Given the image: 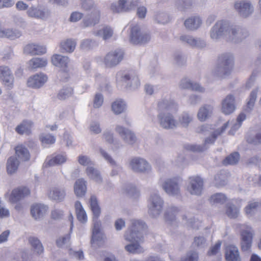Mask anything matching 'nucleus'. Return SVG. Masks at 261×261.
I'll return each mask as SVG.
<instances>
[{
    "instance_id": "8",
    "label": "nucleus",
    "mask_w": 261,
    "mask_h": 261,
    "mask_svg": "<svg viewBox=\"0 0 261 261\" xmlns=\"http://www.w3.org/2000/svg\"><path fill=\"white\" fill-rule=\"evenodd\" d=\"M157 121L160 126L165 129H173L177 127L178 122L170 113L160 112L157 116Z\"/></svg>"
},
{
    "instance_id": "33",
    "label": "nucleus",
    "mask_w": 261,
    "mask_h": 261,
    "mask_svg": "<svg viewBox=\"0 0 261 261\" xmlns=\"http://www.w3.org/2000/svg\"><path fill=\"white\" fill-rule=\"evenodd\" d=\"M225 258L227 261H241L238 248L232 245L227 246Z\"/></svg>"
},
{
    "instance_id": "55",
    "label": "nucleus",
    "mask_w": 261,
    "mask_h": 261,
    "mask_svg": "<svg viewBox=\"0 0 261 261\" xmlns=\"http://www.w3.org/2000/svg\"><path fill=\"white\" fill-rule=\"evenodd\" d=\"M124 192L129 196L137 199L140 196V192L136 187L131 184L126 185L124 189Z\"/></svg>"
},
{
    "instance_id": "39",
    "label": "nucleus",
    "mask_w": 261,
    "mask_h": 261,
    "mask_svg": "<svg viewBox=\"0 0 261 261\" xmlns=\"http://www.w3.org/2000/svg\"><path fill=\"white\" fill-rule=\"evenodd\" d=\"M76 45V41L72 39H67L60 43V48L62 52L64 53H72L74 50Z\"/></svg>"
},
{
    "instance_id": "20",
    "label": "nucleus",
    "mask_w": 261,
    "mask_h": 261,
    "mask_svg": "<svg viewBox=\"0 0 261 261\" xmlns=\"http://www.w3.org/2000/svg\"><path fill=\"white\" fill-rule=\"evenodd\" d=\"M30 194V190L27 187H19L12 190L9 198V201L16 203L22 198L29 196Z\"/></svg>"
},
{
    "instance_id": "51",
    "label": "nucleus",
    "mask_w": 261,
    "mask_h": 261,
    "mask_svg": "<svg viewBox=\"0 0 261 261\" xmlns=\"http://www.w3.org/2000/svg\"><path fill=\"white\" fill-rule=\"evenodd\" d=\"M193 116L188 112L182 113L178 118V124L182 127H187L189 124L192 121Z\"/></svg>"
},
{
    "instance_id": "21",
    "label": "nucleus",
    "mask_w": 261,
    "mask_h": 261,
    "mask_svg": "<svg viewBox=\"0 0 261 261\" xmlns=\"http://www.w3.org/2000/svg\"><path fill=\"white\" fill-rule=\"evenodd\" d=\"M47 77L43 73H37L29 78L28 86L33 88H39L47 81Z\"/></svg>"
},
{
    "instance_id": "11",
    "label": "nucleus",
    "mask_w": 261,
    "mask_h": 261,
    "mask_svg": "<svg viewBox=\"0 0 261 261\" xmlns=\"http://www.w3.org/2000/svg\"><path fill=\"white\" fill-rule=\"evenodd\" d=\"M124 51L117 49L109 52L104 58L103 63L107 67H113L119 64L123 60Z\"/></svg>"
},
{
    "instance_id": "64",
    "label": "nucleus",
    "mask_w": 261,
    "mask_h": 261,
    "mask_svg": "<svg viewBox=\"0 0 261 261\" xmlns=\"http://www.w3.org/2000/svg\"><path fill=\"white\" fill-rule=\"evenodd\" d=\"M154 19L159 23L165 24L169 21V17L166 13L158 12L154 16Z\"/></svg>"
},
{
    "instance_id": "2",
    "label": "nucleus",
    "mask_w": 261,
    "mask_h": 261,
    "mask_svg": "<svg viewBox=\"0 0 261 261\" xmlns=\"http://www.w3.org/2000/svg\"><path fill=\"white\" fill-rule=\"evenodd\" d=\"M234 65V57L230 53L222 54L219 56L218 63L212 71V75L225 79L231 73Z\"/></svg>"
},
{
    "instance_id": "59",
    "label": "nucleus",
    "mask_w": 261,
    "mask_h": 261,
    "mask_svg": "<svg viewBox=\"0 0 261 261\" xmlns=\"http://www.w3.org/2000/svg\"><path fill=\"white\" fill-rule=\"evenodd\" d=\"M259 203L257 202H250L245 208L246 214L248 217L252 216L257 211Z\"/></svg>"
},
{
    "instance_id": "3",
    "label": "nucleus",
    "mask_w": 261,
    "mask_h": 261,
    "mask_svg": "<svg viewBox=\"0 0 261 261\" xmlns=\"http://www.w3.org/2000/svg\"><path fill=\"white\" fill-rule=\"evenodd\" d=\"M130 226L124 234L127 241H143L142 231L146 228L145 223L142 220L132 219Z\"/></svg>"
},
{
    "instance_id": "48",
    "label": "nucleus",
    "mask_w": 261,
    "mask_h": 261,
    "mask_svg": "<svg viewBox=\"0 0 261 261\" xmlns=\"http://www.w3.org/2000/svg\"><path fill=\"white\" fill-rule=\"evenodd\" d=\"M130 243L125 246V249L132 253H140L144 251L143 248L139 245L142 241H129Z\"/></svg>"
},
{
    "instance_id": "32",
    "label": "nucleus",
    "mask_w": 261,
    "mask_h": 261,
    "mask_svg": "<svg viewBox=\"0 0 261 261\" xmlns=\"http://www.w3.org/2000/svg\"><path fill=\"white\" fill-rule=\"evenodd\" d=\"M24 53L31 55H41L46 52V48L42 45L35 44H29L25 46Z\"/></svg>"
},
{
    "instance_id": "42",
    "label": "nucleus",
    "mask_w": 261,
    "mask_h": 261,
    "mask_svg": "<svg viewBox=\"0 0 261 261\" xmlns=\"http://www.w3.org/2000/svg\"><path fill=\"white\" fill-rule=\"evenodd\" d=\"M15 153L18 158L21 161H27L30 159V154L28 149L22 145H18L15 147Z\"/></svg>"
},
{
    "instance_id": "41",
    "label": "nucleus",
    "mask_w": 261,
    "mask_h": 261,
    "mask_svg": "<svg viewBox=\"0 0 261 261\" xmlns=\"http://www.w3.org/2000/svg\"><path fill=\"white\" fill-rule=\"evenodd\" d=\"M90 208L92 212L93 218H99L101 214V208L96 197L92 195L89 200Z\"/></svg>"
},
{
    "instance_id": "25",
    "label": "nucleus",
    "mask_w": 261,
    "mask_h": 261,
    "mask_svg": "<svg viewBox=\"0 0 261 261\" xmlns=\"http://www.w3.org/2000/svg\"><path fill=\"white\" fill-rule=\"evenodd\" d=\"M0 79L5 86L9 88H12L14 77L10 69L7 66H3L0 67Z\"/></svg>"
},
{
    "instance_id": "45",
    "label": "nucleus",
    "mask_w": 261,
    "mask_h": 261,
    "mask_svg": "<svg viewBox=\"0 0 261 261\" xmlns=\"http://www.w3.org/2000/svg\"><path fill=\"white\" fill-rule=\"evenodd\" d=\"M126 107L125 102L121 99H117L112 103L111 109L116 115L123 113Z\"/></svg>"
},
{
    "instance_id": "14",
    "label": "nucleus",
    "mask_w": 261,
    "mask_h": 261,
    "mask_svg": "<svg viewBox=\"0 0 261 261\" xmlns=\"http://www.w3.org/2000/svg\"><path fill=\"white\" fill-rule=\"evenodd\" d=\"M26 14L29 18L41 20H45L50 15L48 9L39 6H32L29 7Z\"/></svg>"
},
{
    "instance_id": "35",
    "label": "nucleus",
    "mask_w": 261,
    "mask_h": 261,
    "mask_svg": "<svg viewBox=\"0 0 261 261\" xmlns=\"http://www.w3.org/2000/svg\"><path fill=\"white\" fill-rule=\"evenodd\" d=\"M29 243L32 250L37 254H41L44 251V247L39 239L34 236H30L28 238Z\"/></svg>"
},
{
    "instance_id": "63",
    "label": "nucleus",
    "mask_w": 261,
    "mask_h": 261,
    "mask_svg": "<svg viewBox=\"0 0 261 261\" xmlns=\"http://www.w3.org/2000/svg\"><path fill=\"white\" fill-rule=\"evenodd\" d=\"M73 89L71 87H65L60 90L57 95V97L60 100H64L72 95Z\"/></svg>"
},
{
    "instance_id": "54",
    "label": "nucleus",
    "mask_w": 261,
    "mask_h": 261,
    "mask_svg": "<svg viewBox=\"0 0 261 261\" xmlns=\"http://www.w3.org/2000/svg\"><path fill=\"white\" fill-rule=\"evenodd\" d=\"M187 62L185 56L181 53L177 51L173 55V64L177 67L185 66Z\"/></svg>"
},
{
    "instance_id": "49",
    "label": "nucleus",
    "mask_w": 261,
    "mask_h": 261,
    "mask_svg": "<svg viewBox=\"0 0 261 261\" xmlns=\"http://www.w3.org/2000/svg\"><path fill=\"white\" fill-rule=\"evenodd\" d=\"M240 155L238 152H233L227 156L223 161L224 165H235L240 160Z\"/></svg>"
},
{
    "instance_id": "16",
    "label": "nucleus",
    "mask_w": 261,
    "mask_h": 261,
    "mask_svg": "<svg viewBox=\"0 0 261 261\" xmlns=\"http://www.w3.org/2000/svg\"><path fill=\"white\" fill-rule=\"evenodd\" d=\"M115 130L122 140L128 145H133L137 141L135 134L128 128L120 125H116Z\"/></svg>"
},
{
    "instance_id": "13",
    "label": "nucleus",
    "mask_w": 261,
    "mask_h": 261,
    "mask_svg": "<svg viewBox=\"0 0 261 261\" xmlns=\"http://www.w3.org/2000/svg\"><path fill=\"white\" fill-rule=\"evenodd\" d=\"M234 7L239 15L243 18H247L254 12L253 5L248 1H241L234 3Z\"/></svg>"
},
{
    "instance_id": "24",
    "label": "nucleus",
    "mask_w": 261,
    "mask_h": 261,
    "mask_svg": "<svg viewBox=\"0 0 261 261\" xmlns=\"http://www.w3.org/2000/svg\"><path fill=\"white\" fill-rule=\"evenodd\" d=\"M222 111L229 115L233 113L236 109L235 98L233 95L229 94L222 101Z\"/></svg>"
},
{
    "instance_id": "6",
    "label": "nucleus",
    "mask_w": 261,
    "mask_h": 261,
    "mask_svg": "<svg viewBox=\"0 0 261 261\" xmlns=\"http://www.w3.org/2000/svg\"><path fill=\"white\" fill-rule=\"evenodd\" d=\"M164 201L156 193L150 194L148 201V213L153 218H158L163 212Z\"/></svg>"
},
{
    "instance_id": "4",
    "label": "nucleus",
    "mask_w": 261,
    "mask_h": 261,
    "mask_svg": "<svg viewBox=\"0 0 261 261\" xmlns=\"http://www.w3.org/2000/svg\"><path fill=\"white\" fill-rule=\"evenodd\" d=\"M116 78L118 85L126 87L136 89L140 85L139 78L133 71H120L116 74Z\"/></svg>"
},
{
    "instance_id": "50",
    "label": "nucleus",
    "mask_w": 261,
    "mask_h": 261,
    "mask_svg": "<svg viewBox=\"0 0 261 261\" xmlns=\"http://www.w3.org/2000/svg\"><path fill=\"white\" fill-rule=\"evenodd\" d=\"M46 64L47 60L40 58H33L28 62L29 67L32 69L44 67Z\"/></svg>"
},
{
    "instance_id": "29",
    "label": "nucleus",
    "mask_w": 261,
    "mask_h": 261,
    "mask_svg": "<svg viewBox=\"0 0 261 261\" xmlns=\"http://www.w3.org/2000/svg\"><path fill=\"white\" fill-rule=\"evenodd\" d=\"M214 107L211 105L205 104L201 107L197 113V118L200 121H204L212 115Z\"/></svg>"
},
{
    "instance_id": "44",
    "label": "nucleus",
    "mask_w": 261,
    "mask_h": 261,
    "mask_svg": "<svg viewBox=\"0 0 261 261\" xmlns=\"http://www.w3.org/2000/svg\"><path fill=\"white\" fill-rule=\"evenodd\" d=\"M246 115L244 113H241L238 117L236 120H232L230 122L231 129L229 132V134L233 135L241 126L242 122L245 120ZM229 123H230L229 121Z\"/></svg>"
},
{
    "instance_id": "27",
    "label": "nucleus",
    "mask_w": 261,
    "mask_h": 261,
    "mask_svg": "<svg viewBox=\"0 0 261 261\" xmlns=\"http://www.w3.org/2000/svg\"><path fill=\"white\" fill-rule=\"evenodd\" d=\"M179 86L180 88L184 89H191L200 92L204 91V89L198 83L193 82L187 77L182 79L179 82Z\"/></svg>"
},
{
    "instance_id": "38",
    "label": "nucleus",
    "mask_w": 261,
    "mask_h": 261,
    "mask_svg": "<svg viewBox=\"0 0 261 261\" xmlns=\"http://www.w3.org/2000/svg\"><path fill=\"white\" fill-rule=\"evenodd\" d=\"M67 159L66 154H57L50 159H47L45 166L50 167L62 165L66 162Z\"/></svg>"
},
{
    "instance_id": "53",
    "label": "nucleus",
    "mask_w": 261,
    "mask_h": 261,
    "mask_svg": "<svg viewBox=\"0 0 261 261\" xmlns=\"http://www.w3.org/2000/svg\"><path fill=\"white\" fill-rule=\"evenodd\" d=\"M22 35L20 31L12 28H5L3 38L14 40L19 38Z\"/></svg>"
},
{
    "instance_id": "60",
    "label": "nucleus",
    "mask_w": 261,
    "mask_h": 261,
    "mask_svg": "<svg viewBox=\"0 0 261 261\" xmlns=\"http://www.w3.org/2000/svg\"><path fill=\"white\" fill-rule=\"evenodd\" d=\"M193 247L201 249L207 246V244L206 239L203 236H197L194 238L192 243Z\"/></svg>"
},
{
    "instance_id": "52",
    "label": "nucleus",
    "mask_w": 261,
    "mask_h": 261,
    "mask_svg": "<svg viewBox=\"0 0 261 261\" xmlns=\"http://www.w3.org/2000/svg\"><path fill=\"white\" fill-rule=\"evenodd\" d=\"M99 152L101 156L110 164L112 167H117L118 169L120 168L119 166L112 156L105 150L102 148H99Z\"/></svg>"
},
{
    "instance_id": "1",
    "label": "nucleus",
    "mask_w": 261,
    "mask_h": 261,
    "mask_svg": "<svg viewBox=\"0 0 261 261\" xmlns=\"http://www.w3.org/2000/svg\"><path fill=\"white\" fill-rule=\"evenodd\" d=\"M229 125V122H226L222 126L221 129L214 130L211 125L205 124L200 126L198 128V132L206 135L210 134V136L205 138L204 144L202 145L197 144H188L185 146V148L193 152H202L206 150L208 145L213 144L218 136L220 135L227 128Z\"/></svg>"
},
{
    "instance_id": "7",
    "label": "nucleus",
    "mask_w": 261,
    "mask_h": 261,
    "mask_svg": "<svg viewBox=\"0 0 261 261\" xmlns=\"http://www.w3.org/2000/svg\"><path fill=\"white\" fill-rule=\"evenodd\" d=\"M203 189V180L198 176H192L186 182V190L191 195L200 196Z\"/></svg>"
},
{
    "instance_id": "37",
    "label": "nucleus",
    "mask_w": 261,
    "mask_h": 261,
    "mask_svg": "<svg viewBox=\"0 0 261 261\" xmlns=\"http://www.w3.org/2000/svg\"><path fill=\"white\" fill-rule=\"evenodd\" d=\"M216 23L220 30V31H221V33L222 36L225 37L227 39H228L232 26V24L229 21L225 20L217 21Z\"/></svg>"
},
{
    "instance_id": "61",
    "label": "nucleus",
    "mask_w": 261,
    "mask_h": 261,
    "mask_svg": "<svg viewBox=\"0 0 261 261\" xmlns=\"http://www.w3.org/2000/svg\"><path fill=\"white\" fill-rule=\"evenodd\" d=\"M209 34L211 39L215 41H218L223 37L216 22L211 29Z\"/></svg>"
},
{
    "instance_id": "5",
    "label": "nucleus",
    "mask_w": 261,
    "mask_h": 261,
    "mask_svg": "<svg viewBox=\"0 0 261 261\" xmlns=\"http://www.w3.org/2000/svg\"><path fill=\"white\" fill-rule=\"evenodd\" d=\"M236 228L241 233V246L243 251H249L251 248L252 239L254 235L253 229L246 224H237Z\"/></svg>"
},
{
    "instance_id": "36",
    "label": "nucleus",
    "mask_w": 261,
    "mask_h": 261,
    "mask_svg": "<svg viewBox=\"0 0 261 261\" xmlns=\"http://www.w3.org/2000/svg\"><path fill=\"white\" fill-rule=\"evenodd\" d=\"M51 62L56 66L60 68H65L68 67V64L70 62V59L67 56L56 54L52 57Z\"/></svg>"
},
{
    "instance_id": "57",
    "label": "nucleus",
    "mask_w": 261,
    "mask_h": 261,
    "mask_svg": "<svg viewBox=\"0 0 261 261\" xmlns=\"http://www.w3.org/2000/svg\"><path fill=\"white\" fill-rule=\"evenodd\" d=\"M97 45V42L93 39H85L81 41L80 47L85 50H89Z\"/></svg>"
},
{
    "instance_id": "12",
    "label": "nucleus",
    "mask_w": 261,
    "mask_h": 261,
    "mask_svg": "<svg viewBox=\"0 0 261 261\" xmlns=\"http://www.w3.org/2000/svg\"><path fill=\"white\" fill-rule=\"evenodd\" d=\"M138 0H119L118 4L114 3L111 6V10L114 13H122L132 11L138 6Z\"/></svg>"
},
{
    "instance_id": "26",
    "label": "nucleus",
    "mask_w": 261,
    "mask_h": 261,
    "mask_svg": "<svg viewBox=\"0 0 261 261\" xmlns=\"http://www.w3.org/2000/svg\"><path fill=\"white\" fill-rule=\"evenodd\" d=\"M179 209L173 205L168 206L165 210L164 213V218L167 223L171 225L176 226L177 222L176 221V215L179 212Z\"/></svg>"
},
{
    "instance_id": "10",
    "label": "nucleus",
    "mask_w": 261,
    "mask_h": 261,
    "mask_svg": "<svg viewBox=\"0 0 261 261\" xmlns=\"http://www.w3.org/2000/svg\"><path fill=\"white\" fill-rule=\"evenodd\" d=\"M129 167L136 173H148L150 171V165L144 159L139 157L132 158L129 162Z\"/></svg>"
},
{
    "instance_id": "62",
    "label": "nucleus",
    "mask_w": 261,
    "mask_h": 261,
    "mask_svg": "<svg viewBox=\"0 0 261 261\" xmlns=\"http://www.w3.org/2000/svg\"><path fill=\"white\" fill-rule=\"evenodd\" d=\"M78 163L82 166L91 167L94 165V162L89 156L86 155L81 154L77 157Z\"/></svg>"
},
{
    "instance_id": "46",
    "label": "nucleus",
    "mask_w": 261,
    "mask_h": 261,
    "mask_svg": "<svg viewBox=\"0 0 261 261\" xmlns=\"http://www.w3.org/2000/svg\"><path fill=\"white\" fill-rule=\"evenodd\" d=\"M257 92L258 88H255L251 92L247 102L246 107L244 110L245 112L250 113L253 110L256 99Z\"/></svg>"
},
{
    "instance_id": "30",
    "label": "nucleus",
    "mask_w": 261,
    "mask_h": 261,
    "mask_svg": "<svg viewBox=\"0 0 261 261\" xmlns=\"http://www.w3.org/2000/svg\"><path fill=\"white\" fill-rule=\"evenodd\" d=\"M66 190L63 187H54L50 189L49 197L57 202H61L65 198Z\"/></svg>"
},
{
    "instance_id": "9",
    "label": "nucleus",
    "mask_w": 261,
    "mask_h": 261,
    "mask_svg": "<svg viewBox=\"0 0 261 261\" xmlns=\"http://www.w3.org/2000/svg\"><path fill=\"white\" fill-rule=\"evenodd\" d=\"M150 34L142 30L138 25H135L132 28L130 41L134 44H145L150 40Z\"/></svg>"
},
{
    "instance_id": "28",
    "label": "nucleus",
    "mask_w": 261,
    "mask_h": 261,
    "mask_svg": "<svg viewBox=\"0 0 261 261\" xmlns=\"http://www.w3.org/2000/svg\"><path fill=\"white\" fill-rule=\"evenodd\" d=\"M74 193L77 198H82L87 192V181L82 178L77 179L73 185Z\"/></svg>"
},
{
    "instance_id": "23",
    "label": "nucleus",
    "mask_w": 261,
    "mask_h": 261,
    "mask_svg": "<svg viewBox=\"0 0 261 261\" xmlns=\"http://www.w3.org/2000/svg\"><path fill=\"white\" fill-rule=\"evenodd\" d=\"M48 210L47 205L42 203H34L31 207V214L35 220L43 218Z\"/></svg>"
},
{
    "instance_id": "31",
    "label": "nucleus",
    "mask_w": 261,
    "mask_h": 261,
    "mask_svg": "<svg viewBox=\"0 0 261 261\" xmlns=\"http://www.w3.org/2000/svg\"><path fill=\"white\" fill-rule=\"evenodd\" d=\"M93 35L107 41L111 38L114 34L113 29L109 25H104L100 29L93 31Z\"/></svg>"
},
{
    "instance_id": "58",
    "label": "nucleus",
    "mask_w": 261,
    "mask_h": 261,
    "mask_svg": "<svg viewBox=\"0 0 261 261\" xmlns=\"http://www.w3.org/2000/svg\"><path fill=\"white\" fill-rule=\"evenodd\" d=\"M56 245L59 247H68L70 245V234L68 233L59 237L56 240Z\"/></svg>"
},
{
    "instance_id": "19",
    "label": "nucleus",
    "mask_w": 261,
    "mask_h": 261,
    "mask_svg": "<svg viewBox=\"0 0 261 261\" xmlns=\"http://www.w3.org/2000/svg\"><path fill=\"white\" fill-rule=\"evenodd\" d=\"M102 139L107 144L112 145L115 149L122 147L121 142L114 137L112 130L108 129L105 130L102 134Z\"/></svg>"
},
{
    "instance_id": "18",
    "label": "nucleus",
    "mask_w": 261,
    "mask_h": 261,
    "mask_svg": "<svg viewBox=\"0 0 261 261\" xmlns=\"http://www.w3.org/2000/svg\"><path fill=\"white\" fill-rule=\"evenodd\" d=\"M162 187L169 195L175 196L180 193V188L176 178L167 179L163 184Z\"/></svg>"
},
{
    "instance_id": "17",
    "label": "nucleus",
    "mask_w": 261,
    "mask_h": 261,
    "mask_svg": "<svg viewBox=\"0 0 261 261\" xmlns=\"http://www.w3.org/2000/svg\"><path fill=\"white\" fill-rule=\"evenodd\" d=\"M100 17V12L98 8H94L91 13L86 15L80 23L82 29L92 27L98 24Z\"/></svg>"
},
{
    "instance_id": "15",
    "label": "nucleus",
    "mask_w": 261,
    "mask_h": 261,
    "mask_svg": "<svg viewBox=\"0 0 261 261\" xmlns=\"http://www.w3.org/2000/svg\"><path fill=\"white\" fill-rule=\"evenodd\" d=\"M248 36V32L246 30L232 24L227 39L231 42L238 43L242 42Z\"/></svg>"
},
{
    "instance_id": "47",
    "label": "nucleus",
    "mask_w": 261,
    "mask_h": 261,
    "mask_svg": "<svg viewBox=\"0 0 261 261\" xmlns=\"http://www.w3.org/2000/svg\"><path fill=\"white\" fill-rule=\"evenodd\" d=\"M19 164V161L17 158L14 156L10 157L7 163V170L9 174H12L15 173L18 167Z\"/></svg>"
},
{
    "instance_id": "43",
    "label": "nucleus",
    "mask_w": 261,
    "mask_h": 261,
    "mask_svg": "<svg viewBox=\"0 0 261 261\" xmlns=\"http://www.w3.org/2000/svg\"><path fill=\"white\" fill-rule=\"evenodd\" d=\"M32 126V122L30 121H23L18 125L15 130L19 135L29 134Z\"/></svg>"
},
{
    "instance_id": "22",
    "label": "nucleus",
    "mask_w": 261,
    "mask_h": 261,
    "mask_svg": "<svg viewBox=\"0 0 261 261\" xmlns=\"http://www.w3.org/2000/svg\"><path fill=\"white\" fill-rule=\"evenodd\" d=\"M158 109L160 112L169 111H176L177 105L175 101L169 97H165L160 100L158 103Z\"/></svg>"
},
{
    "instance_id": "34",
    "label": "nucleus",
    "mask_w": 261,
    "mask_h": 261,
    "mask_svg": "<svg viewBox=\"0 0 261 261\" xmlns=\"http://www.w3.org/2000/svg\"><path fill=\"white\" fill-rule=\"evenodd\" d=\"M202 20L199 16H192L187 18L184 22L186 28L190 31L197 30L202 24Z\"/></svg>"
},
{
    "instance_id": "40",
    "label": "nucleus",
    "mask_w": 261,
    "mask_h": 261,
    "mask_svg": "<svg viewBox=\"0 0 261 261\" xmlns=\"http://www.w3.org/2000/svg\"><path fill=\"white\" fill-rule=\"evenodd\" d=\"M86 173L87 176L91 179L94 180L98 184L102 182V178L100 175V172L94 166L87 167Z\"/></svg>"
},
{
    "instance_id": "56",
    "label": "nucleus",
    "mask_w": 261,
    "mask_h": 261,
    "mask_svg": "<svg viewBox=\"0 0 261 261\" xmlns=\"http://www.w3.org/2000/svg\"><path fill=\"white\" fill-rule=\"evenodd\" d=\"M226 199L227 197L224 194L219 193L212 195L210 198V201L213 204H222L226 201Z\"/></svg>"
}]
</instances>
